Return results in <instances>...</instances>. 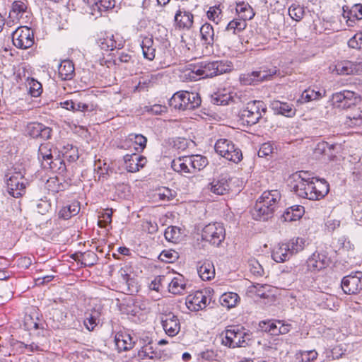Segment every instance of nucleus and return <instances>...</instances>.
I'll return each mask as SVG.
<instances>
[{"label":"nucleus","instance_id":"obj_25","mask_svg":"<svg viewBox=\"0 0 362 362\" xmlns=\"http://www.w3.org/2000/svg\"><path fill=\"white\" fill-rule=\"evenodd\" d=\"M201 39L206 45L213 46L218 40L215 35L213 26L209 23H204L200 28Z\"/></svg>","mask_w":362,"mask_h":362},{"label":"nucleus","instance_id":"obj_50","mask_svg":"<svg viewBox=\"0 0 362 362\" xmlns=\"http://www.w3.org/2000/svg\"><path fill=\"white\" fill-rule=\"evenodd\" d=\"M49 319L54 322H61L66 317V313L59 308H52L49 313Z\"/></svg>","mask_w":362,"mask_h":362},{"label":"nucleus","instance_id":"obj_4","mask_svg":"<svg viewBox=\"0 0 362 362\" xmlns=\"http://www.w3.org/2000/svg\"><path fill=\"white\" fill-rule=\"evenodd\" d=\"M201 103L198 93L185 90L177 91L169 100L170 106L179 110L195 109Z\"/></svg>","mask_w":362,"mask_h":362},{"label":"nucleus","instance_id":"obj_6","mask_svg":"<svg viewBox=\"0 0 362 362\" xmlns=\"http://www.w3.org/2000/svg\"><path fill=\"white\" fill-rule=\"evenodd\" d=\"M214 149L218 154L235 163L243 159L241 150L228 139H218L215 144Z\"/></svg>","mask_w":362,"mask_h":362},{"label":"nucleus","instance_id":"obj_63","mask_svg":"<svg viewBox=\"0 0 362 362\" xmlns=\"http://www.w3.org/2000/svg\"><path fill=\"white\" fill-rule=\"evenodd\" d=\"M161 259L166 262H173L177 259V253L175 252L163 251L160 254Z\"/></svg>","mask_w":362,"mask_h":362},{"label":"nucleus","instance_id":"obj_37","mask_svg":"<svg viewBox=\"0 0 362 362\" xmlns=\"http://www.w3.org/2000/svg\"><path fill=\"white\" fill-rule=\"evenodd\" d=\"M188 156L191 163L190 165H192L191 168L193 174L201 170L208 164L207 158L201 155H192Z\"/></svg>","mask_w":362,"mask_h":362},{"label":"nucleus","instance_id":"obj_34","mask_svg":"<svg viewBox=\"0 0 362 362\" xmlns=\"http://www.w3.org/2000/svg\"><path fill=\"white\" fill-rule=\"evenodd\" d=\"M200 278L204 281L211 280L215 276V269L210 261L204 262L197 269Z\"/></svg>","mask_w":362,"mask_h":362},{"label":"nucleus","instance_id":"obj_26","mask_svg":"<svg viewBox=\"0 0 362 362\" xmlns=\"http://www.w3.org/2000/svg\"><path fill=\"white\" fill-rule=\"evenodd\" d=\"M272 108L279 115L286 117H293L296 114V110L293 108V105L279 100H273L271 103Z\"/></svg>","mask_w":362,"mask_h":362},{"label":"nucleus","instance_id":"obj_5","mask_svg":"<svg viewBox=\"0 0 362 362\" xmlns=\"http://www.w3.org/2000/svg\"><path fill=\"white\" fill-rule=\"evenodd\" d=\"M250 340V334L243 327H230L224 332L222 344L229 348L245 347Z\"/></svg>","mask_w":362,"mask_h":362},{"label":"nucleus","instance_id":"obj_53","mask_svg":"<svg viewBox=\"0 0 362 362\" xmlns=\"http://www.w3.org/2000/svg\"><path fill=\"white\" fill-rule=\"evenodd\" d=\"M332 145L329 144L327 142H319L314 149V153L316 156L327 154V151H331Z\"/></svg>","mask_w":362,"mask_h":362},{"label":"nucleus","instance_id":"obj_12","mask_svg":"<svg viewBox=\"0 0 362 362\" xmlns=\"http://www.w3.org/2000/svg\"><path fill=\"white\" fill-rule=\"evenodd\" d=\"M341 288L348 295L358 293L362 290V272H356L344 276L341 280Z\"/></svg>","mask_w":362,"mask_h":362},{"label":"nucleus","instance_id":"obj_59","mask_svg":"<svg viewBox=\"0 0 362 362\" xmlns=\"http://www.w3.org/2000/svg\"><path fill=\"white\" fill-rule=\"evenodd\" d=\"M117 62L126 64L133 62V56L130 52H121L118 54V58L115 60V64H119Z\"/></svg>","mask_w":362,"mask_h":362},{"label":"nucleus","instance_id":"obj_10","mask_svg":"<svg viewBox=\"0 0 362 362\" xmlns=\"http://www.w3.org/2000/svg\"><path fill=\"white\" fill-rule=\"evenodd\" d=\"M332 104L342 109L350 108L361 102V97L356 93L344 90L332 95Z\"/></svg>","mask_w":362,"mask_h":362},{"label":"nucleus","instance_id":"obj_11","mask_svg":"<svg viewBox=\"0 0 362 362\" xmlns=\"http://www.w3.org/2000/svg\"><path fill=\"white\" fill-rule=\"evenodd\" d=\"M8 192L13 197H21L25 190V179L19 172L6 175Z\"/></svg>","mask_w":362,"mask_h":362},{"label":"nucleus","instance_id":"obj_48","mask_svg":"<svg viewBox=\"0 0 362 362\" xmlns=\"http://www.w3.org/2000/svg\"><path fill=\"white\" fill-rule=\"evenodd\" d=\"M346 123L350 127L362 124V111H357L346 116Z\"/></svg>","mask_w":362,"mask_h":362},{"label":"nucleus","instance_id":"obj_60","mask_svg":"<svg viewBox=\"0 0 362 362\" xmlns=\"http://www.w3.org/2000/svg\"><path fill=\"white\" fill-rule=\"evenodd\" d=\"M37 210L39 214H45L49 210L51 205L47 200L40 199L37 204Z\"/></svg>","mask_w":362,"mask_h":362},{"label":"nucleus","instance_id":"obj_47","mask_svg":"<svg viewBox=\"0 0 362 362\" xmlns=\"http://www.w3.org/2000/svg\"><path fill=\"white\" fill-rule=\"evenodd\" d=\"M29 93L33 97H38L42 92L41 83L34 78L28 81Z\"/></svg>","mask_w":362,"mask_h":362},{"label":"nucleus","instance_id":"obj_21","mask_svg":"<svg viewBox=\"0 0 362 362\" xmlns=\"http://www.w3.org/2000/svg\"><path fill=\"white\" fill-rule=\"evenodd\" d=\"M115 341L117 349L121 351L131 349L136 343L131 335L126 332H119L115 334Z\"/></svg>","mask_w":362,"mask_h":362},{"label":"nucleus","instance_id":"obj_31","mask_svg":"<svg viewBox=\"0 0 362 362\" xmlns=\"http://www.w3.org/2000/svg\"><path fill=\"white\" fill-rule=\"evenodd\" d=\"M304 212L303 206L295 205L288 208L282 214L281 218L284 221H293L300 218Z\"/></svg>","mask_w":362,"mask_h":362},{"label":"nucleus","instance_id":"obj_57","mask_svg":"<svg viewBox=\"0 0 362 362\" xmlns=\"http://www.w3.org/2000/svg\"><path fill=\"white\" fill-rule=\"evenodd\" d=\"M119 273L122 278V280L120 281V282L124 284L127 286L128 291L132 292L133 290H132L130 288V286H132V283H134V280L129 277V275L127 274V271L124 269H121L119 271Z\"/></svg>","mask_w":362,"mask_h":362},{"label":"nucleus","instance_id":"obj_32","mask_svg":"<svg viewBox=\"0 0 362 362\" xmlns=\"http://www.w3.org/2000/svg\"><path fill=\"white\" fill-rule=\"evenodd\" d=\"M59 76L62 80H70L74 76V66L72 62L64 60L59 65Z\"/></svg>","mask_w":362,"mask_h":362},{"label":"nucleus","instance_id":"obj_16","mask_svg":"<svg viewBox=\"0 0 362 362\" xmlns=\"http://www.w3.org/2000/svg\"><path fill=\"white\" fill-rule=\"evenodd\" d=\"M161 323L165 333L170 337L177 335L180 330V320L173 313L163 314Z\"/></svg>","mask_w":362,"mask_h":362},{"label":"nucleus","instance_id":"obj_20","mask_svg":"<svg viewBox=\"0 0 362 362\" xmlns=\"http://www.w3.org/2000/svg\"><path fill=\"white\" fill-rule=\"evenodd\" d=\"M343 16L347 18V23L349 26H352V23L355 20L362 19V4H354L351 8L347 6H343Z\"/></svg>","mask_w":362,"mask_h":362},{"label":"nucleus","instance_id":"obj_9","mask_svg":"<svg viewBox=\"0 0 362 362\" xmlns=\"http://www.w3.org/2000/svg\"><path fill=\"white\" fill-rule=\"evenodd\" d=\"M12 41L13 45L20 49H28L34 44V33L28 27H18L12 33Z\"/></svg>","mask_w":362,"mask_h":362},{"label":"nucleus","instance_id":"obj_29","mask_svg":"<svg viewBox=\"0 0 362 362\" xmlns=\"http://www.w3.org/2000/svg\"><path fill=\"white\" fill-rule=\"evenodd\" d=\"M235 10L240 18L239 19L244 20L245 22L252 19L255 14L251 6L244 1L237 2Z\"/></svg>","mask_w":362,"mask_h":362},{"label":"nucleus","instance_id":"obj_41","mask_svg":"<svg viewBox=\"0 0 362 362\" xmlns=\"http://www.w3.org/2000/svg\"><path fill=\"white\" fill-rule=\"evenodd\" d=\"M99 313L96 310L86 313L83 325L89 331H93L99 322Z\"/></svg>","mask_w":362,"mask_h":362},{"label":"nucleus","instance_id":"obj_56","mask_svg":"<svg viewBox=\"0 0 362 362\" xmlns=\"http://www.w3.org/2000/svg\"><path fill=\"white\" fill-rule=\"evenodd\" d=\"M47 189L53 193L63 190V185L59 182L57 178H50L47 182Z\"/></svg>","mask_w":362,"mask_h":362},{"label":"nucleus","instance_id":"obj_64","mask_svg":"<svg viewBox=\"0 0 362 362\" xmlns=\"http://www.w3.org/2000/svg\"><path fill=\"white\" fill-rule=\"evenodd\" d=\"M33 260L30 257H21L17 259L18 266L27 269L32 264Z\"/></svg>","mask_w":362,"mask_h":362},{"label":"nucleus","instance_id":"obj_46","mask_svg":"<svg viewBox=\"0 0 362 362\" xmlns=\"http://www.w3.org/2000/svg\"><path fill=\"white\" fill-rule=\"evenodd\" d=\"M288 14L293 20L299 21L304 16V8L299 4H293L288 8Z\"/></svg>","mask_w":362,"mask_h":362},{"label":"nucleus","instance_id":"obj_24","mask_svg":"<svg viewBox=\"0 0 362 362\" xmlns=\"http://www.w3.org/2000/svg\"><path fill=\"white\" fill-rule=\"evenodd\" d=\"M175 21L180 28H190L193 24V15L185 10L179 9L175 16Z\"/></svg>","mask_w":362,"mask_h":362},{"label":"nucleus","instance_id":"obj_35","mask_svg":"<svg viewBox=\"0 0 362 362\" xmlns=\"http://www.w3.org/2000/svg\"><path fill=\"white\" fill-rule=\"evenodd\" d=\"M44 168L51 169L52 171L63 173L66 171V165L63 159L57 154L51 160L44 164Z\"/></svg>","mask_w":362,"mask_h":362},{"label":"nucleus","instance_id":"obj_44","mask_svg":"<svg viewBox=\"0 0 362 362\" xmlns=\"http://www.w3.org/2000/svg\"><path fill=\"white\" fill-rule=\"evenodd\" d=\"M247 26V23L244 20L234 19L228 23L226 31L232 32L237 34L243 31Z\"/></svg>","mask_w":362,"mask_h":362},{"label":"nucleus","instance_id":"obj_30","mask_svg":"<svg viewBox=\"0 0 362 362\" xmlns=\"http://www.w3.org/2000/svg\"><path fill=\"white\" fill-rule=\"evenodd\" d=\"M73 258L76 261L80 262L84 267H92L98 261V256L96 253L93 251L74 254L73 255Z\"/></svg>","mask_w":362,"mask_h":362},{"label":"nucleus","instance_id":"obj_49","mask_svg":"<svg viewBox=\"0 0 362 362\" xmlns=\"http://www.w3.org/2000/svg\"><path fill=\"white\" fill-rule=\"evenodd\" d=\"M206 14L209 20L212 21L213 22L217 24L222 16V12L220 8V6L210 7Z\"/></svg>","mask_w":362,"mask_h":362},{"label":"nucleus","instance_id":"obj_55","mask_svg":"<svg viewBox=\"0 0 362 362\" xmlns=\"http://www.w3.org/2000/svg\"><path fill=\"white\" fill-rule=\"evenodd\" d=\"M179 229L175 226L168 227L164 233L165 238L168 241L175 242L179 238Z\"/></svg>","mask_w":362,"mask_h":362},{"label":"nucleus","instance_id":"obj_27","mask_svg":"<svg viewBox=\"0 0 362 362\" xmlns=\"http://www.w3.org/2000/svg\"><path fill=\"white\" fill-rule=\"evenodd\" d=\"M292 255L288 246L285 243L279 244L274 249L272 254V259L279 263L288 260Z\"/></svg>","mask_w":362,"mask_h":362},{"label":"nucleus","instance_id":"obj_23","mask_svg":"<svg viewBox=\"0 0 362 362\" xmlns=\"http://www.w3.org/2000/svg\"><path fill=\"white\" fill-rule=\"evenodd\" d=\"M208 189L215 194L224 195L230 190L229 181L226 178L214 180L209 185Z\"/></svg>","mask_w":362,"mask_h":362},{"label":"nucleus","instance_id":"obj_61","mask_svg":"<svg viewBox=\"0 0 362 362\" xmlns=\"http://www.w3.org/2000/svg\"><path fill=\"white\" fill-rule=\"evenodd\" d=\"M317 352L315 350L304 351L302 354V361L303 362L313 361L317 358Z\"/></svg>","mask_w":362,"mask_h":362},{"label":"nucleus","instance_id":"obj_43","mask_svg":"<svg viewBox=\"0 0 362 362\" xmlns=\"http://www.w3.org/2000/svg\"><path fill=\"white\" fill-rule=\"evenodd\" d=\"M285 244L286 246H288L290 252L294 255L304 249L305 240L302 238H293Z\"/></svg>","mask_w":362,"mask_h":362},{"label":"nucleus","instance_id":"obj_40","mask_svg":"<svg viewBox=\"0 0 362 362\" xmlns=\"http://www.w3.org/2000/svg\"><path fill=\"white\" fill-rule=\"evenodd\" d=\"M322 98V94L320 91H316L313 89H306L305 90L300 98L298 100V102L300 103H308L313 100H319Z\"/></svg>","mask_w":362,"mask_h":362},{"label":"nucleus","instance_id":"obj_42","mask_svg":"<svg viewBox=\"0 0 362 362\" xmlns=\"http://www.w3.org/2000/svg\"><path fill=\"white\" fill-rule=\"evenodd\" d=\"M125 168L128 172L135 173L139 170V164L136 160V153L127 154L124 156Z\"/></svg>","mask_w":362,"mask_h":362},{"label":"nucleus","instance_id":"obj_14","mask_svg":"<svg viewBox=\"0 0 362 362\" xmlns=\"http://www.w3.org/2000/svg\"><path fill=\"white\" fill-rule=\"evenodd\" d=\"M276 74V70L261 69L258 71H252L247 74L240 76L241 81L245 85H250L255 82H262L270 80L272 77Z\"/></svg>","mask_w":362,"mask_h":362},{"label":"nucleus","instance_id":"obj_15","mask_svg":"<svg viewBox=\"0 0 362 362\" xmlns=\"http://www.w3.org/2000/svg\"><path fill=\"white\" fill-rule=\"evenodd\" d=\"M139 343L141 345V349L138 351V356L140 359L144 360L148 358L158 360L161 358L160 352L154 349L152 345L153 341L148 337L141 338Z\"/></svg>","mask_w":362,"mask_h":362},{"label":"nucleus","instance_id":"obj_22","mask_svg":"<svg viewBox=\"0 0 362 362\" xmlns=\"http://www.w3.org/2000/svg\"><path fill=\"white\" fill-rule=\"evenodd\" d=\"M190 163L189 156H182L173 159L171 167L175 172L181 175L193 174Z\"/></svg>","mask_w":362,"mask_h":362},{"label":"nucleus","instance_id":"obj_39","mask_svg":"<svg viewBox=\"0 0 362 362\" xmlns=\"http://www.w3.org/2000/svg\"><path fill=\"white\" fill-rule=\"evenodd\" d=\"M281 324L280 320L273 321L267 320L261 321L259 323V327L262 332L269 333L273 336H277L278 325Z\"/></svg>","mask_w":362,"mask_h":362},{"label":"nucleus","instance_id":"obj_36","mask_svg":"<svg viewBox=\"0 0 362 362\" xmlns=\"http://www.w3.org/2000/svg\"><path fill=\"white\" fill-rule=\"evenodd\" d=\"M80 211L78 202H73L65 206H63L59 211V217L65 220L78 214Z\"/></svg>","mask_w":362,"mask_h":362},{"label":"nucleus","instance_id":"obj_58","mask_svg":"<svg viewBox=\"0 0 362 362\" xmlns=\"http://www.w3.org/2000/svg\"><path fill=\"white\" fill-rule=\"evenodd\" d=\"M157 195L158 199L161 201L171 200L175 196L173 192L168 188H163V189H160Z\"/></svg>","mask_w":362,"mask_h":362},{"label":"nucleus","instance_id":"obj_18","mask_svg":"<svg viewBox=\"0 0 362 362\" xmlns=\"http://www.w3.org/2000/svg\"><path fill=\"white\" fill-rule=\"evenodd\" d=\"M27 132L33 138L49 139L51 136L52 129L41 123L33 122L28 124Z\"/></svg>","mask_w":362,"mask_h":362},{"label":"nucleus","instance_id":"obj_17","mask_svg":"<svg viewBox=\"0 0 362 362\" xmlns=\"http://www.w3.org/2000/svg\"><path fill=\"white\" fill-rule=\"evenodd\" d=\"M207 297L202 291H197L189 295L186 299V305L189 310L198 311L205 308L207 305Z\"/></svg>","mask_w":362,"mask_h":362},{"label":"nucleus","instance_id":"obj_2","mask_svg":"<svg viewBox=\"0 0 362 362\" xmlns=\"http://www.w3.org/2000/svg\"><path fill=\"white\" fill-rule=\"evenodd\" d=\"M280 199L281 194L278 190L264 192L252 211L253 218L263 221L268 220L273 216Z\"/></svg>","mask_w":362,"mask_h":362},{"label":"nucleus","instance_id":"obj_13","mask_svg":"<svg viewBox=\"0 0 362 362\" xmlns=\"http://www.w3.org/2000/svg\"><path fill=\"white\" fill-rule=\"evenodd\" d=\"M332 73L337 75L362 74V61L351 62L344 60L337 62L334 66L329 67Z\"/></svg>","mask_w":362,"mask_h":362},{"label":"nucleus","instance_id":"obj_28","mask_svg":"<svg viewBox=\"0 0 362 362\" xmlns=\"http://www.w3.org/2000/svg\"><path fill=\"white\" fill-rule=\"evenodd\" d=\"M186 281L182 275L178 274L174 277L168 284L169 291L175 295L184 293L186 290Z\"/></svg>","mask_w":362,"mask_h":362},{"label":"nucleus","instance_id":"obj_33","mask_svg":"<svg viewBox=\"0 0 362 362\" xmlns=\"http://www.w3.org/2000/svg\"><path fill=\"white\" fill-rule=\"evenodd\" d=\"M57 154V149H52L49 144H41L39 147L38 158L41 160L43 168L44 164L51 160Z\"/></svg>","mask_w":362,"mask_h":362},{"label":"nucleus","instance_id":"obj_45","mask_svg":"<svg viewBox=\"0 0 362 362\" xmlns=\"http://www.w3.org/2000/svg\"><path fill=\"white\" fill-rule=\"evenodd\" d=\"M129 139L138 146L135 148L137 151H142L146 146L147 139L142 134H130Z\"/></svg>","mask_w":362,"mask_h":362},{"label":"nucleus","instance_id":"obj_1","mask_svg":"<svg viewBox=\"0 0 362 362\" xmlns=\"http://www.w3.org/2000/svg\"><path fill=\"white\" fill-rule=\"evenodd\" d=\"M291 178L293 182L291 187L300 197L319 200L329 192V184L325 180L310 178L308 172H296L292 175Z\"/></svg>","mask_w":362,"mask_h":362},{"label":"nucleus","instance_id":"obj_51","mask_svg":"<svg viewBox=\"0 0 362 362\" xmlns=\"http://www.w3.org/2000/svg\"><path fill=\"white\" fill-rule=\"evenodd\" d=\"M27 8L26 5L20 1H16L12 4V8L9 14V18H12V14L16 13V16L14 18H18L19 14H21L25 11Z\"/></svg>","mask_w":362,"mask_h":362},{"label":"nucleus","instance_id":"obj_3","mask_svg":"<svg viewBox=\"0 0 362 362\" xmlns=\"http://www.w3.org/2000/svg\"><path fill=\"white\" fill-rule=\"evenodd\" d=\"M232 68L231 62L228 61L202 62L192 69V76L194 80L213 77L230 71Z\"/></svg>","mask_w":362,"mask_h":362},{"label":"nucleus","instance_id":"obj_8","mask_svg":"<svg viewBox=\"0 0 362 362\" xmlns=\"http://www.w3.org/2000/svg\"><path fill=\"white\" fill-rule=\"evenodd\" d=\"M225 237V228L220 223H209L202 231V240L214 246H219L224 240Z\"/></svg>","mask_w":362,"mask_h":362},{"label":"nucleus","instance_id":"obj_54","mask_svg":"<svg viewBox=\"0 0 362 362\" xmlns=\"http://www.w3.org/2000/svg\"><path fill=\"white\" fill-rule=\"evenodd\" d=\"M98 44L101 49L104 50H113L117 48V42L110 37L100 39Z\"/></svg>","mask_w":362,"mask_h":362},{"label":"nucleus","instance_id":"obj_19","mask_svg":"<svg viewBox=\"0 0 362 362\" xmlns=\"http://www.w3.org/2000/svg\"><path fill=\"white\" fill-rule=\"evenodd\" d=\"M328 262L326 255L315 252L306 262L307 270L311 272L320 271L328 265Z\"/></svg>","mask_w":362,"mask_h":362},{"label":"nucleus","instance_id":"obj_52","mask_svg":"<svg viewBox=\"0 0 362 362\" xmlns=\"http://www.w3.org/2000/svg\"><path fill=\"white\" fill-rule=\"evenodd\" d=\"M232 100L230 95L227 94H215L212 96V103L217 105H226L229 104V101Z\"/></svg>","mask_w":362,"mask_h":362},{"label":"nucleus","instance_id":"obj_7","mask_svg":"<svg viewBox=\"0 0 362 362\" xmlns=\"http://www.w3.org/2000/svg\"><path fill=\"white\" fill-rule=\"evenodd\" d=\"M267 107L262 101L254 100L248 103L241 113V118L247 124L253 125L259 122L266 113Z\"/></svg>","mask_w":362,"mask_h":362},{"label":"nucleus","instance_id":"obj_38","mask_svg":"<svg viewBox=\"0 0 362 362\" xmlns=\"http://www.w3.org/2000/svg\"><path fill=\"white\" fill-rule=\"evenodd\" d=\"M239 299V296L237 293L228 292L221 296L220 303L222 306L230 308L236 305Z\"/></svg>","mask_w":362,"mask_h":362},{"label":"nucleus","instance_id":"obj_62","mask_svg":"<svg viewBox=\"0 0 362 362\" xmlns=\"http://www.w3.org/2000/svg\"><path fill=\"white\" fill-rule=\"evenodd\" d=\"M273 152V148L272 145L269 143H265L262 145L261 148H259L258 151V156L259 157H264L267 156H269V154L272 153Z\"/></svg>","mask_w":362,"mask_h":362}]
</instances>
